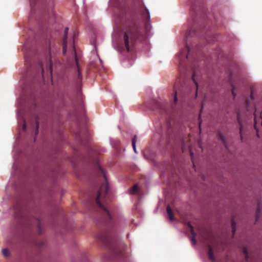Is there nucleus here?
Returning a JSON list of instances; mask_svg holds the SVG:
<instances>
[{"label":"nucleus","mask_w":262,"mask_h":262,"mask_svg":"<svg viewBox=\"0 0 262 262\" xmlns=\"http://www.w3.org/2000/svg\"><path fill=\"white\" fill-rule=\"evenodd\" d=\"M138 190V186L137 184L135 185L130 189V193L132 194H135L137 193Z\"/></svg>","instance_id":"6ab92c4d"},{"label":"nucleus","mask_w":262,"mask_h":262,"mask_svg":"<svg viewBox=\"0 0 262 262\" xmlns=\"http://www.w3.org/2000/svg\"><path fill=\"white\" fill-rule=\"evenodd\" d=\"M244 252L245 254L246 255V257H247L248 256L247 250L246 249H244Z\"/></svg>","instance_id":"473e14b6"},{"label":"nucleus","mask_w":262,"mask_h":262,"mask_svg":"<svg viewBox=\"0 0 262 262\" xmlns=\"http://www.w3.org/2000/svg\"><path fill=\"white\" fill-rule=\"evenodd\" d=\"M191 56V51L188 46H186L182 49L181 52L177 55L179 60V69L180 71V77L177 80L174 85V103L176 104L178 101L177 95L180 91V86L181 85V81L185 76V72L190 71L192 72V79L196 86V91L198 89V83L196 82L195 77L197 75V69L195 64H191L189 67L186 66V61L188 60Z\"/></svg>","instance_id":"f257e3e1"},{"label":"nucleus","mask_w":262,"mask_h":262,"mask_svg":"<svg viewBox=\"0 0 262 262\" xmlns=\"http://www.w3.org/2000/svg\"><path fill=\"white\" fill-rule=\"evenodd\" d=\"M44 245H45V242L43 241H42L39 242L38 243V246L39 247H43L44 246Z\"/></svg>","instance_id":"cd10ccee"},{"label":"nucleus","mask_w":262,"mask_h":262,"mask_svg":"<svg viewBox=\"0 0 262 262\" xmlns=\"http://www.w3.org/2000/svg\"><path fill=\"white\" fill-rule=\"evenodd\" d=\"M154 110H157L160 113H163L166 111V104L160 100H153Z\"/></svg>","instance_id":"423d86ee"},{"label":"nucleus","mask_w":262,"mask_h":262,"mask_svg":"<svg viewBox=\"0 0 262 262\" xmlns=\"http://www.w3.org/2000/svg\"><path fill=\"white\" fill-rule=\"evenodd\" d=\"M260 204H258V207H257V211H256V222H258V220H259V217L260 216Z\"/></svg>","instance_id":"412c9836"},{"label":"nucleus","mask_w":262,"mask_h":262,"mask_svg":"<svg viewBox=\"0 0 262 262\" xmlns=\"http://www.w3.org/2000/svg\"><path fill=\"white\" fill-rule=\"evenodd\" d=\"M142 13L146 21H148L150 18L148 10L146 8H144L142 11Z\"/></svg>","instance_id":"2eb2a0df"},{"label":"nucleus","mask_w":262,"mask_h":262,"mask_svg":"<svg viewBox=\"0 0 262 262\" xmlns=\"http://www.w3.org/2000/svg\"><path fill=\"white\" fill-rule=\"evenodd\" d=\"M14 208L16 212V214H17V213H18L19 212L21 211V208L19 205H15L14 207Z\"/></svg>","instance_id":"393cba45"},{"label":"nucleus","mask_w":262,"mask_h":262,"mask_svg":"<svg viewBox=\"0 0 262 262\" xmlns=\"http://www.w3.org/2000/svg\"><path fill=\"white\" fill-rule=\"evenodd\" d=\"M140 35V27L139 24L135 19H132L127 25L126 30L124 35V42L128 52L130 46L136 42Z\"/></svg>","instance_id":"7ed1b4c3"},{"label":"nucleus","mask_w":262,"mask_h":262,"mask_svg":"<svg viewBox=\"0 0 262 262\" xmlns=\"http://www.w3.org/2000/svg\"><path fill=\"white\" fill-rule=\"evenodd\" d=\"M231 228H232V235L233 236L234 235L235 231H236V224L234 220H232Z\"/></svg>","instance_id":"5701e85b"},{"label":"nucleus","mask_w":262,"mask_h":262,"mask_svg":"<svg viewBox=\"0 0 262 262\" xmlns=\"http://www.w3.org/2000/svg\"><path fill=\"white\" fill-rule=\"evenodd\" d=\"M202 110H203V107H202V108H201V111H200V113H201V112L202 111Z\"/></svg>","instance_id":"f704fd0d"},{"label":"nucleus","mask_w":262,"mask_h":262,"mask_svg":"<svg viewBox=\"0 0 262 262\" xmlns=\"http://www.w3.org/2000/svg\"><path fill=\"white\" fill-rule=\"evenodd\" d=\"M98 239L107 246L111 247L112 240V234L108 231H104L97 235Z\"/></svg>","instance_id":"20e7f679"},{"label":"nucleus","mask_w":262,"mask_h":262,"mask_svg":"<svg viewBox=\"0 0 262 262\" xmlns=\"http://www.w3.org/2000/svg\"><path fill=\"white\" fill-rule=\"evenodd\" d=\"M208 257L212 261H215V258L214 257L213 250L210 246H208Z\"/></svg>","instance_id":"4468645a"},{"label":"nucleus","mask_w":262,"mask_h":262,"mask_svg":"<svg viewBox=\"0 0 262 262\" xmlns=\"http://www.w3.org/2000/svg\"><path fill=\"white\" fill-rule=\"evenodd\" d=\"M25 63H26V64L30 63V60H29V58H28L26 56H25Z\"/></svg>","instance_id":"c85d7f7f"},{"label":"nucleus","mask_w":262,"mask_h":262,"mask_svg":"<svg viewBox=\"0 0 262 262\" xmlns=\"http://www.w3.org/2000/svg\"><path fill=\"white\" fill-rule=\"evenodd\" d=\"M260 124L262 126V112L258 115L257 110H255L254 113V127L256 129L257 125Z\"/></svg>","instance_id":"0eeeda50"},{"label":"nucleus","mask_w":262,"mask_h":262,"mask_svg":"<svg viewBox=\"0 0 262 262\" xmlns=\"http://www.w3.org/2000/svg\"><path fill=\"white\" fill-rule=\"evenodd\" d=\"M97 166L98 173L100 176L103 177L105 181V184L101 186L98 191L96 199V203L99 207V211L102 215L105 224L109 227H112L115 225V218L107 208L103 204V203H104V200H103L106 196L109 189L107 178L102 167L99 164H97Z\"/></svg>","instance_id":"f03ea898"},{"label":"nucleus","mask_w":262,"mask_h":262,"mask_svg":"<svg viewBox=\"0 0 262 262\" xmlns=\"http://www.w3.org/2000/svg\"><path fill=\"white\" fill-rule=\"evenodd\" d=\"M2 253L5 257L9 256V251L8 249H4L2 250Z\"/></svg>","instance_id":"b1692460"},{"label":"nucleus","mask_w":262,"mask_h":262,"mask_svg":"<svg viewBox=\"0 0 262 262\" xmlns=\"http://www.w3.org/2000/svg\"><path fill=\"white\" fill-rule=\"evenodd\" d=\"M35 221L37 225V228H38V232L39 234H41V224H40V221L38 219H36Z\"/></svg>","instance_id":"4be33fe9"},{"label":"nucleus","mask_w":262,"mask_h":262,"mask_svg":"<svg viewBox=\"0 0 262 262\" xmlns=\"http://www.w3.org/2000/svg\"><path fill=\"white\" fill-rule=\"evenodd\" d=\"M237 120L238 125L239 126V134H240L241 139L243 141L244 128H243V123H242V121L241 118V116H240L239 114H238L237 115Z\"/></svg>","instance_id":"9d476101"},{"label":"nucleus","mask_w":262,"mask_h":262,"mask_svg":"<svg viewBox=\"0 0 262 262\" xmlns=\"http://www.w3.org/2000/svg\"><path fill=\"white\" fill-rule=\"evenodd\" d=\"M40 68L41 69L42 77L43 78V74H44V72H45V70H44V68H43V67H42V66L41 64L40 65Z\"/></svg>","instance_id":"c756f323"},{"label":"nucleus","mask_w":262,"mask_h":262,"mask_svg":"<svg viewBox=\"0 0 262 262\" xmlns=\"http://www.w3.org/2000/svg\"><path fill=\"white\" fill-rule=\"evenodd\" d=\"M166 210L168 215L169 219L170 221H173L174 220L173 213L169 205L167 206Z\"/></svg>","instance_id":"dca6fc26"},{"label":"nucleus","mask_w":262,"mask_h":262,"mask_svg":"<svg viewBox=\"0 0 262 262\" xmlns=\"http://www.w3.org/2000/svg\"><path fill=\"white\" fill-rule=\"evenodd\" d=\"M111 253L113 256L116 259L122 258L124 256V252L120 247L115 246L111 248Z\"/></svg>","instance_id":"39448f33"},{"label":"nucleus","mask_w":262,"mask_h":262,"mask_svg":"<svg viewBox=\"0 0 262 262\" xmlns=\"http://www.w3.org/2000/svg\"><path fill=\"white\" fill-rule=\"evenodd\" d=\"M120 20L121 23H124V16H120Z\"/></svg>","instance_id":"7c9ffc66"},{"label":"nucleus","mask_w":262,"mask_h":262,"mask_svg":"<svg viewBox=\"0 0 262 262\" xmlns=\"http://www.w3.org/2000/svg\"><path fill=\"white\" fill-rule=\"evenodd\" d=\"M26 128V124L25 122H24L23 124V130H25Z\"/></svg>","instance_id":"72a5a7b5"},{"label":"nucleus","mask_w":262,"mask_h":262,"mask_svg":"<svg viewBox=\"0 0 262 262\" xmlns=\"http://www.w3.org/2000/svg\"><path fill=\"white\" fill-rule=\"evenodd\" d=\"M188 227L190 228V232L192 235L191 240L193 243V245H195L196 244V241L195 239L196 234L195 233L194 231L193 230V227L190 223H188Z\"/></svg>","instance_id":"ddd939ff"},{"label":"nucleus","mask_w":262,"mask_h":262,"mask_svg":"<svg viewBox=\"0 0 262 262\" xmlns=\"http://www.w3.org/2000/svg\"><path fill=\"white\" fill-rule=\"evenodd\" d=\"M193 21L194 23V26H191L189 28V31L187 34V37H192L196 34L195 20H193Z\"/></svg>","instance_id":"9b49d317"},{"label":"nucleus","mask_w":262,"mask_h":262,"mask_svg":"<svg viewBox=\"0 0 262 262\" xmlns=\"http://www.w3.org/2000/svg\"><path fill=\"white\" fill-rule=\"evenodd\" d=\"M219 139L223 142L226 147H227V140L225 137L222 134L219 135Z\"/></svg>","instance_id":"a211bd4d"},{"label":"nucleus","mask_w":262,"mask_h":262,"mask_svg":"<svg viewBox=\"0 0 262 262\" xmlns=\"http://www.w3.org/2000/svg\"><path fill=\"white\" fill-rule=\"evenodd\" d=\"M74 54H75V62H74V64H75L76 69H77V70L78 78L79 79H81V72H80V68H79V64H78V59H77V55H76V54L75 49V48H74Z\"/></svg>","instance_id":"f8f14e48"},{"label":"nucleus","mask_w":262,"mask_h":262,"mask_svg":"<svg viewBox=\"0 0 262 262\" xmlns=\"http://www.w3.org/2000/svg\"><path fill=\"white\" fill-rule=\"evenodd\" d=\"M49 54L50 56V63L49 67L47 68V71H49L50 74L52 75L53 67V60H55V59L54 57H52L50 47H49Z\"/></svg>","instance_id":"1a4fd4ad"},{"label":"nucleus","mask_w":262,"mask_h":262,"mask_svg":"<svg viewBox=\"0 0 262 262\" xmlns=\"http://www.w3.org/2000/svg\"><path fill=\"white\" fill-rule=\"evenodd\" d=\"M68 28H66L64 32V37L63 39V54H65L67 52V37L68 33Z\"/></svg>","instance_id":"6e6552de"},{"label":"nucleus","mask_w":262,"mask_h":262,"mask_svg":"<svg viewBox=\"0 0 262 262\" xmlns=\"http://www.w3.org/2000/svg\"><path fill=\"white\" fill-rule=\"evenodd\" d=\"M166 210L168 215L169 219L170 221H173L174 220L173 213L169 205L167 206Z\"/></svg>","instance_id":"f3484780"},{"label":"nucleus","mask_w":262,"mask_h":262,"mask_svg":"<svg viewBox=\"0 0 262 262\" xmlns=\"http://www.w3.org/2000/svg\"><path fill=\"white\" fill-rule=\"evenodd\" d=\"M190 156H191V160L193 161V154L191 151V150H190Z\"/></svg>","instance_id":"2f4dec72"},{"label":"nucleus","mask_w":262,"mask_h":262,"mask_svg":"<svg viewBox=\"0 0 262 262\" xmlns=\"http://www.w3.org/2000/svg\"><path fill=\"white\" fill-rule=\"evenodd\" d=\"M137 141V136H135L132 139V146L135 153H137L136 143Z\"/></svg>","instance_id":"aec40b11"},{"label":"nucleus","mask_w":262,"mask_h":262,"mask_svg":"<svg viewBox=\"0 0 262 262\" xmlns=\"http://www.w3.org/2000/svg\"><path fill=\"white\" fill-rule=\"evenodd\" d=\"M235 87L232 85V94L233 95V97H234L236 95L235 93Z\"/></svg>","instance_id":"a878e982"},{"label":"nucleus","mask_w":262,"mask_h":262,"mask_svg":"<svg viewBox=\"0 0 262 262\" xmlns=\"http://www.w3.org/2000/svg\"><path fill=\"white\" fill-rule=\"evenodd\" d=\"M36 125L35 135H36L38 133L39 124L38 123L37 120H36Z\"/></svg>","instance_id":"bb28decb"}]
</instances>
